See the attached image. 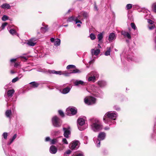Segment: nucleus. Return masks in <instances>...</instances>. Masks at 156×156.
<instances>
[{
	"instance_id": "nucleus-1",
	"label": "nucleus",
	"mask_w": 156,
	"mask_h": 156,
	"mask_svg": "<svg viewBox=\"0 0 156 156\" xmlns=\"http://www.w3.org/2000/svg\"><path fill=\"white\" fill-rule=\"evenodd\" d=\"M118 116V114L115 112L109 111L105 115L103 120L104 122L109 124V126L115 125V121Z\"/></svg>"
},
{
	"instance_id": "nucleus-2",
	"label": "nucleus",
	"mask_w": 156,
	"mask_h": 156,
	"mask_svg": "<svg viewBox=\"0 0 156 156\" xmlns=\"http://www.w3.org/2000/svg\"><path fill=\"white\" fill-rule=\"evenodd\" d=\"M90 121L91 128L94 131L98 132L102 129V126L98 119L92 118L90 119Z\"/></svg>"
},
{
	"instance_id": "nucleus-3",
	"label": "nucleus",
	"mask_w": 156,
	"mask_h": 156,
	"mask_svg": "<svg viewBox=\"0 0 156 156\" xmlns=\"http://www.w3.org/2000/svg\"><path fill=\"white\" fill-rule=\"evenodd\" d=\"M106 133L104 132H101L98 135L97 139L95 140V138H94V141L96 144L97 147H99L100 146V141L103 140L105 138Z\"/></svg>"
},
{
	"instance_id": "nucleus-4",
	"label": "nucleus",
	"mask_w": 156,
	"mask_h": 156,
	"mask_svg": "<svg viewBox=\"0 0 156 156\" xmlns=\"http://www.w3.org/2000/svg\"><path fill=\"white\" fill-rule=\"evenodd\" d=\"M51 121L52 125L55 127H59L62 125V120L56 116H55L52 118Z\"/></svg>"
},
{
	"instance_id": "nucleus-5",
	"label": "nucleus",
	"mask_w": 156,
	"mask_h": 156,
	"mask_svg": "<svg viewBox=\"0 0 156 156\" xmlns=\"http://www.w3.org/2000/svg\"><path fill=\"white\" fill-rule=\"evenodd\" d=\"M96 101V98L92 96L86 97L84 99L85 103L88 105L95 104Z\"/></svg>"
},
{
	"instance_id": "nucleus-6",
	"label": "nucleus",
	"mask_w": 156,
	"mask_h": 156,
	"mask_svg": "<svg viewBox=\"0 0 156 156\" xmlns=\"http://www.w3.org/2000/svg\"><path fill=\"white\" fill-rule=\"evenodd\" d=\"M66 111L67 115L69 116L75 115L77 112V109H76L74 108H67Z\"/></svg>"
},
{
	"instance_id": "nucleus-7",
	"label": "nucleus",
	"mask_w": 156,
	"mask_h": 156,
	"mask_svg": "<svg viewBox=\"0 0 156 156\" xmlns=\"http://www.w3.org/2000/svg\"><path fill=\"white\" fill-rule=\"evenodd\" d=\"M40 71L43 72L47 74H56L61 75L62 72L61 71H56L55 70H51L50 69L45 70L44 71Z\"/></svg>"
},
{
	"instance_id": "nucleus-8",
	"label": "nucleus",
	"mask_w": 156,
	"mask_h": 156,
	"mask_svg": "<svg viewBox=\"0 0 156 156\" xmlns=\"http://www.w3.org/2000/svg\"><path fill=\"white\" fill-rule=\"evenodd\" d=\"M63 130L64 131V136L66 138L69 137V136L71 134L70 127L67 128L63 127Z\"/></svg>"
},
{
	"instance_id": "nucleus-9",
	"label": "nucleus",
	"mask_w": 156,
	"mask_h": 156,
	"mask_svg": "<svg viewBox=\"0 0 156 156\" xmlns=\"http://www.w3.org/2000/svg\"><path fill=\"white\" fill-rule=\"evenodd\" d=\"M78 17H75L73 16H71L68 18L67 20L68 22H73V21H75L76 23V24H77L78 23H82L81 21L78 20Z\"/></svg>"
},
{
	"instance_id": "nucleus-10",
	"label": "nucleus",
	"mask_w": 156,
	"mask_h": 156,
	"mask_svg": "<svg viewBox=\"0 0 156 156\" xmlns=\"http://www.w3.org/2000/svg\"><path fill=\"white\" fill-rule=\"evenodd\" d=\"M79 142L78 141H73L69 145L70 148L72 150L77 149L79 146L78 145Z\"/></svg>"
},
{
	"instance_id": "nucleus-11",
	"label": "nucleus",
	"mask_w": 156,
	"mask_h": 156,
	"mask_svg": "<svg viewBox=\"0 0 156 156\" xmlns=\"http://www.w3.org/2000/svg\"><path fill=\"white\" fill-rule=\"evenodd\" d=\"M58 151L57 147L54 145H51L50 147L49 151L50 153L53 154H56Z\"/></svg>"
},
{
	"instance_id": "nucleus-12",
	"label": "nucleus",
	"mask_w": 156,
	"mask_h": 156,
	"mask_svg": "<svg viewBox=\"0 0 156 156\" xmlns=\"http://www.w3.org/2000/svg\"><path fill=\"white\" fill-rule=\"evenodd\" d=\"M103 92L100 90L97 92H94L93 93V95L97 97L101 98L103 96Z\"/></svg>"
},
{
	"instance_id": "nucleus-13",
	"label": "nucleus",
	"mask_w": 156,
	"mask_h": 156,
	"mask_svg": "<svg viewBox=\"0 0 156 156\" xmlns=\"http://www.w3.org/2000/svg\"><path fill=\"white\" fill-rule=\"evenodd\" d=\"M121 34L123 35L125 38H127L128 39H131V37L130 34L128 32L122 30L121 32Z\"/></svg>"
},
{
	"instance_id": "nucleus-14",
	"label": "nucleus",
	"mask_w": 156,
	"mask_h": 156,
	"mask_svg": "<svg viewBox=\"0 0 156 156\" xmlns=\"http://www.w3.org/2000/svg\"><path fill=\"white\" fill-rule=\"evenodd\" d=\"M116 37V35L114 33H110L108 36V40L110 42L112 41L115 39Z\"/></svg>"
},
{
	"instance_id": "nucleus-15",
	"label": "nucleus",
	"mask_w": 156,
	"mask_h": 156,
	"mask_svg": "<svg viewBox=\"0 0 156 156\" xmlns=\"http://www.w3.org/2000/svg\"><path fill=\"white\" fill-rule=\"evenodd\" d=\"M77 122L78 125L81 126L84 124L85 123V120L83 118H79L78 119Z\"/></svg>"
},
{
	"instance_id": "nucleus-16",
	"label": "nucleus",
	"mask_w": 156,
	"mask_h": 156,
	"mask_svg": "<svg viewBox=\"0 0 156 156\" xmlns=\"http://www.w3.org/2000/svg\"><path fill=\"white\" fill-rule=\"evenodd\" d=\"M95 73L93 76L90 77L88 79V81H92L94 82L96 80V77L98 76V75L97 73L96 72H94Z\"/></svg>"
},
{
	"instance_id": "nucleus-17",
	"label": "nucleus",
	"mask_w": 156,
	"mask_h": 156,
	"mask_svg": "<svg viewBox=\"0 0 156 156\" xmlns=\"http://www.w3.org/2000/svg\"><path fill=\"white\" fill-rule=\"evenodd\" d=\"M71 89V87H66L62 90L61 92L62 93L64 94H67L70 91Z\"/></svg>"
},
{
	"instance_id": "nucleus-18",
	"label": "nucleus",
	"mask_w": 156,
	"mask_h": 156,
	"mask_svg": "<svg viewBox=\"0 0 156 156\" xmlns=\"http://www.w3.org/2000/svg\"><path fill=\"white\" fill-rule=\"evenodd\" d=\"M98 85L101 87H105L106 85V83L104 80H101L98 81Z\"/></svg>"
},
{
	"instance_id": "nucleus-19",
	"label": "nucleus",
	"mask_w": 156,
	"mask_h": 156,
	"mask_svg": "<svg viewBox=\"0 0 156 156\" xmlns=\"http://www.w3.org/2000/svg\"><path fill=\"white\" fill-rule=\"evenodd\" d=\"M100 52V50L99 49H97L95 50L94 49H92L91 50V53L92 55H95L96 56L98 55Z\"/></svg>"
},
{
	"instance_id": "nucleus-20",
	"label": "nucleus",
	"mask_w": 156,
	"mask_h": 156,
	"mask_svg": "<svg viewBox=\"0 0 156 156\" xmlns=\"http://www.w3.org/2000/svg\"><path fill=\"white\" fill-rule=\"evenodd\" d=\"M12 115V111L11 110H7L5 112V115L6 117L9 119L10 120L11 119V116Z\"/></svg>"
},
{
	"instance_id": "nucleus-21",
	"label": "nucleus",
	"mask_w": 156,
	"mask_h": 156,
	"mask_svg": "<svg viewBox=\"0 0 156 156\" xmlns=\"http://www.w3.org/2000/svg\"><path fill=\"white\" fill-rule=\"evenodd\" d=\"M15 91L13 89L9 90L7 92V96L8 97L11 98L12 97Z\"/></svg>"
},
{
	"instance_id": "nucleus-22",
	"label": "nucleus",
	"mask_w": 156,
	"mask_h": 156,
	"mask_svg": "<svg viewBox=\"0 0 156 156\" xmlns=\"http://www.w3.org/2000/svg\"><path fill=\"white\" fill-rule=\"evenodd\" d=\"M74 84L76 86L79 85H83L85 84V83L83 81L81 80H76Z\"/></svg>"
},
{
	"instance_id": "nucleus-23",
	"label": "nucleus",
	"mask_w": 156,
	"mask_h": 156,
	"mask_svg": "<svg viewBox=\"0 0 156 156\" xmlns=\"http://www.w3.org/2000/svg\"><path fill=\"white\" fill-rule=\"evenodd\" d=\"M48 25H46L44 27H41V31L42 33H44L47 31L48 30Z\"/></svg>"
},
{
	"instance_id": "nucleus-24",
	"label": "nucleus",
	"mask_w": 156,
	"mask_h": 156,
	"mask_svg": "<svg viewBox=\"0 0 156 156\" xmlns=\"http://www.w3.org/2000/svg\"><path fill=\"white\" fill-rule=\"evenodd\" d=\"M29 84L31 85L30 88H36L38 87L39 85L38 83L35 81L32 82L30 83Z\"/></svg>"
},
{
	"instance_id": "nucleus-25",
	"label": "nucleus",
	"mask_w": 156,
	"mask_h": 156,
	"mask_svg": "<svg viewBox=\"0 0 156 156\" xmlns=\"http://www.w3.org/2000/svg\"><path fill=\"white\" fill-rule=\"evenodd\" d=\"M133 54L132 53L130 55H128L126 57V58L127 59V60L129 61H134V58H133L134 57L133 56Z\"/></svg>"
},
{
	"instance_id": "nucleus-26",
	"label": "nucleus",
	"mask_w": 156,
	"mask_h": 156,
	"mask_svg": "<svg viewBox=\"0 0 156 156\" xmlns=\"http://www.w3.org/2000/svg\"><path fill=\"white\" fill-rule=\"evenodd\" d=\"M36 43L34 42L33 41L32 39H30L27 43V44L29 46H34L35 44Z\"/></svg>"
},
{
	"instance_id": "nucleus-27",
	"label": "nucleus",
	"mask_w": 156,
	"mask_h": 156,
	"mask_svg": "<svg viewBox=\"0 0 156 156\" xmlns=\"http://www.w3.org/2000/svg\"><path fill=\"white\" fill-rule=\"evenodd\" d=\"M103 37L102 33H101L98 35L97 37L98 40V42L99 43H101L102 42L101 40L103 38Z\"/></svg>"
},
{
	"instance_id": "nucleus-28",
	"label": "nucleus",
	"mask_w": 156,
	"mask_h": 156,
	"mask_svg": "<svg viewBox=\"0 0 156 156\" xmlns=\"http://www.w3.org/2000/svg\"><path fill=\"white\" fill-rule=\"evenodd\" d=\"M1 7L3 9H9L10 8L11 6L9 4L7 3H4L1 5Z\"/></svg>"
},
{
	"instance_id": "nucleus-29",
	"label": "nucleus",
	"mask_w": 156,
	"mask_h": 156,
	"mask_svg": "<svg viewBox=\"0 0 156 156\" xmlns=\"http://www.w3.org/2000/svg\"><path fill=\"white\" fill-rule=\"evenodd\" d=\"M54 44L55 46H58L60 45L61 40L60 39L56 38Z\"/></svg>"
},
{
	"instance_id": "nucleus-30",
	"label": "nucleus",
	"mask_w": 156,
	"mask_h": 156,
	"mask_svg": "<svg viewBox=\"0 0 156 156\" xmlns=\"http://www.w3.org/2000/svg\"><path fill=\"white\" fill-rule=\"evenodd\" d=\"M107 50L105 52V55L106 56H108L110 55L111 53V47H107Z\"/></svg>"
},
{
	"instance_id": "nucleus-31",
	"label": "nucleus",
	"mask_w": 156,
	"mask_h": 156,
	"mask_svg": "<svg viewBox=\"0 0 156 156\" xmlns=\"http://www.w3.org/2000/svg\"><path fill=\"white\" fill-rule=\"evenodd\" d=\"M4 152H5V154L8 156H12L14 155V154H16V151L13 150H12L11 151L10 154H7L5 152V151L4 150Z\"/></svg>"
},
{
	"instance_id": "nucleus-32",
	"label": "nucleus",
	"mask_w": 156,
	"mask_h": 156,
	"mask_svg": "<svg viewBox=\"0 0 156 156\" xmlns=\"http://www.w3.org/2000/svg\"><path fill=\"white\" fill-rule=\"evenodd\" d=\"M81 72V71L77 69H74L71 72V73H79Z\"/></svg>"
},
{
	"instance_id": "nucleus-33",
	"label": "nucleus",
	"mask_w": 156,
	"mask_h": 156,
	"mask_svg": "<svg viewBox=\"0 0 156 156\" xmlns=\"http://www.w3.org/2000/svg\"><path fill=\"white\" fill-rule=\"evenodd\" d=\"M57 140L56 139H54L51 140L50 141V144H55L57 142Z\"/></svg>"
},
{
	"instance_id": "nucleus-34",
	"label": "nucleus",
	"mask_w": 156,
	"mask_h": 156,
	"mask_svg": "<svg viewBox=\"0 0 156 156\" xmlns=\"http://www.w3.org/2000/svg\"><path fill=\"white\" fill-rule=\"evenodd\" d=\"M9 32L10 33V34H11L12 35H14V34H16V30L14 29H11L10 30H9Z\"/></svg>"
},
{
	"instance_id": "nucleus-35",
	"label": "nucleus",
	"mask_w": 156,
	"mask_h": 156,
	"mask_svg": "<svg viewBox=\"0 0 156 156\" xmlns=\"http://www.w3.org/2000/svg\"><path fill=\"white\" fill-rule=\"evenodd\" d=\"M131 26L132 28L134 30L137 31V28L134 23H131Z\"/></svg>"
},
{
	"instance_id": "nucleus-36",
	"label": "nucleus",
	"mask_w": 156,
	"mask_h": 156,
	"mask_svg": "<svg viewBox=\"0 0 156 156\" xmlns=\"http://www.w3.org/2000/svg\"><path fill=\"white\" fill-rule=\"evenodd\" d=\"M71 152V151L70 150H69L67 151L66 152H65L64 154V156H67V155H69L70 154Z\"/></svg>"
},
{
	"instance_id": "nucleus-37",
	"label": "nucleus",
	"mask_w": 156,
	"mask_h": 156,
	"mask_svg": "<svg viewBox=\"0 0 156 156\" xmlns=\"http://www.w3.org/2000/svg\"><path fill=\"white\" fill-rule=\"evenodd\" d=\"M152 9L154 12L156 13V3H154L152 4Z\"/></svg>"
},
{
	"instance_id": "nucleus-38",
	"label": "nucleus",
	"mask_w": 156,
	"mask_h": 156,
	"mask_svg": "<svg viewBox=\"0 0 156 156\" xmlns=\"http://www.w3.org/2000/svg\"><path fill=\"white\" fill-rule=\"evenodd\" d=\"M132 7V5L130 4H127L126 6V9L128 10L130 9Z\"/></svg>"
},
{
	"instance_id": "nucleus-39",
	"label": "nucleus",
	"mask_w": 156,
	"mask_h": 156,
	"mask_svg": "<svg viewBox=\"0 0 156 156\" xmlns=\"http://www.w3.org/2000/svg\"><path fill=\"white\" fill-rule=\"evenodd\" d=\"M76 66H75L73 65H69L67 66L66 67V69H69L71 68H75Z\"/></svg>"
},
{
	"instance_id": "nucleus-40",
	"label": "nucleus",
	"mask_w": 156,
	"mask_h": 156,
	"mask_svg": "<svg viewBox=\"0 0 156 156\" xmlns=\"http://www.w3.org/2000/svg\"><path fill=\"white\" fill-rule=\"evenodd\" d=\"M9 18V17L6 15H4L2 17V19L3 21H5Z\"/></svg>"
},
{
	"instance_id": "nucleus-41",
	"label": "nucleus",
	"mask_w": 156,
	"mask_h": 156,
	"mask_svg": "<svg viewBox=\"0 0 156 156\" xmlns=\"http://www.w3.org/2000/svg\"><path fill=\"white\" fill-rule=\"evenodd\" d=\"M58 112L59 115L62 117H63L64 116V114L63 112L61 110L58 111Z\"/></svg>"
},
{
	"instance_id": "nucleus-42",
	"label": "nucleus",
	"mask_w": 156,
	"mask_h": 156,
	"mask_svg": "<svg viewBox=\"0 0 156 156\" xmlns=\"http://www.w3.org/2000/svg\"><path fill=\"white\" fill-rule=\"evenodd\" d=\"M90 37L92 40H94L95 39L96 37L95 35L93 33H91L90 35Z\"/></svg>"
},
{
	"instance_id": "nucleus-43",
	"label": "nucleus",
	"mask_w": 156,
	"mask_h": 156,
	"mask_svg": "<svg viewBox=\"0 0 156 156\" xmlns=\"http://www.w3.org/2000/svg\"><path fill=\"white\" fill-rule=\"evenodd\" d=\"M83 15L84 18H87L88 17V13L86 12H84L83 14Z\"/></svg>"
},
{
	"instance_id": "nucleus-44",
	"label": "nucleus",
	"mask_w": 156,
	"mask_h": 156,
	"mask_svg": "<svg viewBox=\"0 0 156 156\" xmlns=\"http://www.w3.org/2000/svg\"><path fill=\"white\" fill-rule=\"evenodd\" d=\"M19 80V78H18L17 76L16 77H15V78L13 79L12 80V83H15V82H16V81H18Z\"/></svg>"
},
{
	"instance_id": "nucleus-45",
	"label": "nucleus",
	"mask_w": 156,
	"mask_h": 156,
	"mask_svg": "<svg viewBox=\"0 0 156 156\" xmlns=\"http://www.w3.org/2000/svg\"><path fill=\"white\" fill-rule=\"evenodd\" d=\"M8 136V133L6 132H5L3 133L2 134V136L3 138L5 139H6L7 138V136Z\"/></svg>"
},
{
	"instance_id": "nucleus-46",
	"label": "nucleus",
	"mask_w": 156,
	"mask_h": 156,
	"mask_svg": "<svg viewBox=\"0 0 156 156\" xmlns=\"http://www.w3.org/2000/svg\"><path fill=\"white\" fill-rule=\"evenodd\" d=\"M8 24V23H7L5 22L3 23L2 24V29H4L5 28V27Z\"/></svg>"
},
{
	"instance_id": "nucleus-47",
	"label": "nucleus",
	"mask_w": 156,
	"mask_h": 156,
	"mask_svg": "<svg viewBox=\"0 0 156 156\" xmlns=\"http://www.w3.org/2000/svg\"><path fill=\"white\" fill-rule=\"evenodd\" d=\"M62 142L64 144H67L68 143L67 141V140L66 138H63L62 140Z\"/></svg>"
},
{
	"instance_id": "nucleus-48",
	"label": "nucleus",
	"mask_w": 156,
	"mask_h": 156,
	"mask_svg": "<svg viewBox=\"0 0 156 156\" xmlns=\"http://www.w3.org/2000/svg\"><path fill=\"white\" fill-rule=\"evenodd\" d=\"M20 66V63L18 62H16L15 63L14 65V67L16 68H18Z\"/></svg>"
},
{
	"instance_id": "nucleus-49",
	"label": "nucleus",
	"mask_w": 156,
	"mask_h": 156,
	"mask_svg": "<svg viewBox=\"0 0 156 156\" xmlns=\"http://www.w3.org/2000/svg\"><path fill=\"white\" fill-rule=\"evenodd\" d=\"M94 10L96 11H98V7L97 6L96 2H94Z\"/></svg>"
},
{
	"instance_id": "nucleus-50",
	"label": "nucleus",
	"mask_w": 156,
	"mask_h": 156,
	"mask_svg": "<svg viewBox=\"0 0 156 156\" xmlns=\"http://www.w3.org/2000/svg\"><path fill=\"white\" fill-rule=\"evenodd\" d=\"M147 22L151 24H153L154 23L153 21L149 19L148 20Z\"/></svg>"
},
{
	"instance_id": "nucleus-51",
	"label": "nucleus",
	"mask_w": 156,
	"mask_h": 156,
	"mask_svg": "<svg viewBox=\"0 0 156 156\" xmlns=\"http://www.w3.org/2000/svg\"><path fill=\"white\" fill-rule=\"evenodd\" d=\"M52 132H53L52 133H54V135H56V134H58L60 133V131L59 130L53 131Z\"/></svg>"
},
{
	"instance_id": "nucleus-52",
	"label": "nucleus",
	"mask_w": 156,
	"mask_h": 156,
	"mask_svg": "<svg viewBox=\"0 0 156 156\" xmlns=\"http://www.w3.org/2000/svg\"><path fill=\"white\" fill-rule=\"evenodd\" d=\"M74 156H84V155L83 153L81 152L77 154L76 155Z\"/></svg>"
},
{
	"instance_id": "nucleus-53",
	"label": "nucleus",
	"mask_w": 156,
	"mask_h": 156,
	"mask_svg": "<svg viewBox=\"0 0 156 156\" xmlns=\"http://www.w3.org/2000/svg\"><path fill=\"white\" fill-rule=\"evenodd\" d=\"M17 137V134H15L13 136L12 139L11 140H12V141H13Z\"/></svg>"
},
{
	"instance_id": "nucleus-54",
	"label": "nucleus",
	"mask_w": 156,
	"mask_h": 156,
	"mask_svg": "<svg viewBox=\"0 0 156 156\" xmlns=\"http://www.w3.org/2000/svg\"><path fill=\"white\" fill-rule=\"evenodd\" d=\"M50 140H51V139H50V138L49 137H47L46 138L45 140V141L48 142L49 141H50Z\"/></svg>"
},
{
	"instance_id": "nucleus-55",
	"label": "nucleus",
	"mask_w": 156,
	"mask_h": 156,
	"mask_svg": "<svg viewBox=\"0 0 156 156\" xmlns=\"http://www.w3.org/2000/svg\"><path fill=\"white\" fill-rule=\"evenodd\" d=\"M155 27V26L154 25H152L151 26L149 27V29L150 30H151L154 29Z\"/></svg>"
},
{
	"instance_id": "nucleus-56",
	"label": "nucleus",
	"mask_w": 156,
	"mask_h": 156,
	"mask_svg": "<svg viewBox=\"0 0 156 156\" xmlns=\"http://www.w3.org/2000/svg\"><path fill=\"white\" fill-rule=\"evenodd\" d=\"M23 75L22 74H19L18 76H17L18 78H19V80L20 79L22 76H23Z\"/></svg>"
},
{
	"instance_id": "nucleus-57",
	"label": "nucleus",
	"mask_w": 156,
	"mask_h": 156,
	"mask_svg": "<svg viewBox=\"0 0 156 156\" xmlns=\"http://www.w3.org/2000/svg\"><path fill=\"white\" fill-rule=\"evenodd\" d=\"M16 58H12L10 60V62H15L16 61Z\"/></svg>"
},
{
	"instance_id": "nucleus-58",
	"label": "nucleus",
	"mask_w": 156,
	"mask_h": 156,
	"mask_svg": "<svg viewBox=\"0 0 156 156\" xmlns=\"http://www.w3.org/2000/svg\"><path fill=\"white\" fill-rule=\"evenodd\" d=\"M50 41L51 42L53 43L55 41V39L54 38L52 37L50 39Z\"/></svg>"
},
{
	"instance_id": "nucleus-59",
	"label": "nucleus",
	"mask_w": 156,
	"mask_h": 156,
	"mask_svg": "<svg viewBox=\"0 0 156 156\" xmlns=\"http://www.w3.org/2000/svg\"><path fill=\"white\" fill-rule=\"evenodd\" d=\"M71 73V72H70L69 73H65L64 74V75L66 76H69L70 74Z\"/></svg>"
},
{
	"instance_id": "nucleus-60",
	"label": "nucleus",
	"mask_w": 156,
	"mask_h": 156,
	"mask_svg": "<svg viewBox=\"0 0 156 156\" xmlns=\"http://www.w3.org/2000/svg\"><path fill=\"white\" fill-rule=\"evenodd\" d=\"M104 129L105 130H108L110 128L108 126H106L105 127Z\"/></svg>"
},
{
	"instance_id": "nucleus-61",
	"label": "nucleus",
	"mask_w": 156,
	"mask_h": 156,
	"mask_svg": "<svg viewBox=\"0 0 156 156\" xmlns=\"http://www.w3.org/2000/svg\"><path fill=\"white\" fill-rule=\"evenodd\" d=\"M21 57H22V58L24 59L25 60H27V58H26V57H24V56H21Z\"/></svg>"
},
{
	"instance_id": "nucleus-62",
	"label": "nucleus",
	"mask_w": 156,
	"mask_h": 156,
	"mask_svg": "<svg viewBox=\"0 0 156 156\" xmlns=\"http://www.w3.org/2000/svg\"><path fill=\"white\" fill-rule=\"evenodd\" d=\"M12 142H13V141H12V140H10V142L9 143H8V144L9 145Z\"/></svg>"
},
{
	"instance_id": "nucleus-63",
	"label": "nucleus",
	"mask_w": 156,
	"mask_h": 156,
	"mask_svg": "<svg viewBox=\"0 0 156 156\" xmlns=\"http://www.w3.org/2000/svg\"><path fill=\"white\" fill-rule=\"evenodd\" d=\"M12 142H13V141H12V140H10V142L9 143H8V144L9 145Z\"/></svg>"
},
{
	"instance_id": "nucleus-64",
	"label": "nucleus",
	"mask_w": 156,
	"mask_h": 156,
	"mask_svg": "<svg viewBox=\"0 0 156 156\" xmlns=\"http://www.w3.org/2000/svg\"><path fill=\"white\" fill-rule=\"evenodd\" d=\"M100 43H99V44H98V48H101V46H100Z\"/></svg>"
}]
</instances>
